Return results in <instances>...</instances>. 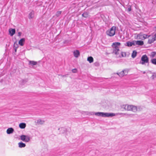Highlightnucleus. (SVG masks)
<instances>
[{
    "mask_svg": "<svg viewBox=\"0 0 156 156\" xmlns=\"http://www.w3.org/2000/svg\"><path fill=\"white\" fill-rule=\"evenodd\" d=\"M122 108H124L125 110L128 111H131L134 112H136L137 111H139L140 109L139 107H137L133 105L128 104L122 105Z\"/></svg>",
    "mask_w": 156,
    "mask_h": 156,
    "instance_id": "obj_1",
    "label": "nucleus"
},
{
    "mask_svg": "<svg viewBox=\"0 0 156 156\" xmlns=\"http://www.w3.org/2000/svg\"><path fill=\"white\" fill-rule=\"evenodd\" d=\"M120 45V43L118 42H114L112 45V46L113 48V53L118 57H120V55H119V48Z\"/></svg>",
    "mask_w": 156,
    "mask_h": 156,
    "instance_id": "obj_2",
    "label": "nucleus"
},
{
    "mask_svg": "<svg viewBox=\"0 0 156 156\" xmlns=\"http://www.w3.org/2000/svg\"><path fill=\"white\" fill-rule=\"evenodd\" d=\"M150 36L145 34H143L142 33H140L137 34H136L135 36V38L136 39L139 40H144L149 37Z\"/></svg>",
    "mask_w": 156,
    "mask_h": 156,
    "instance_id": "obj_3",
    "label": "nucleus"
},
{
    "mask_svg": "<svg viewBox=\"0 0 156 156\" xmlns=\"http://www.w3.org/2000/svg\"><path fill=\"white\" fill-rule=\"evenodd\" d=\"M20 137L21 140L25 142H29L31 139L30 136L27 135H22Z\"/></svg>",
    "mask_w": 156,
    "mask_h": 156,
    "instance_id": "obj_4",
    "label": "nucleus"
},
{
    "mask_svg": "<svg viewBox=\"0 0 156 156\" xmlns=\"http://www.w3.org/2000/svg\"><path fill=\"white\" fill-rule=\"evenodd\" d=\"M149 59L147 56L146 55H143L141 58V62L140 63L142 65H144L145 63H148Z\"/></svg>",
    "mask_w": 156,
    "mask_h": 156,
    "instance_id": "obj_5",
    "label": "nucleus"
},
{
    "mask_svg": "<svg viewBox=\"0 0 156 156\" xmlns=\"http://www.w3.org/2000/svg\"><path fill=\"white\" fill-rule=\"evenodd\" d=\"M93 115H94L97 116L106 117H107V113L103 112H94Z\"/></svg>",
    "mask_w": 156,
    "mask_h": 156,
    "instance_id": "obj_6",
    "label": "nucleus"
},
{
    "mask_svg": "<svg viewBox=\"0 0 156 156\" xmlns=\"http://www.w3.org/2000/svg\"><path fill=\"white\" fill-rule=\"evenodd\" d=\"M116 27L115 26H113L110 29L109 31V33L108 35L110 36H113L115 34Z\"/></svg>",
    "mask_w": 156,
    "mask_h": 156,
    "instance_id": "obj_7",
    "label": "nucleus"
},
{
    "mask_svg": "<svg viewBox=\"0 0 156 156\" xmlns=\"http://www.w3.org/2000/svg\"><path fill=\"white\" fill-rule=\"evenodd\" d=\"M156 40V33L151 37L148 40V42L149 44L153 43Z\"/></svg>",
    "mask_w": 156,
    "mask_h": 156,
    "instance_id": "obj_8",
    "label": "nucleus"
},
{
    "mask_svg": "<svg viewBox=\"0 0 156 156\" xmlns=\"http://www.w3.org/2000/svg\"><path fill=\"white\" fill-rule=\"evenodd\" d=\"M35 122L37 125H43L45 123V121L41 119H38Z\"/></svg>",
    "mask_w": 156,
    "mask_h": 156,
    "instance_id": "obj_9",
    "label": "nucleus"
},
{
    "mask_svg": "<svg viewBox=\"0 0 156 156\" xmlns=\"http://www.w3.org/2000/svg\"><path fill=\"white\" fill-rule=\"evenodd\" d=\"M126 46L128 47H131L133 45H135L134 41H129L126 43Z\"/></svg>",
    "mask_w": 156,
    "mask_h": 156,
    "instance_id": "obj_10",
    "label": "nucleus"
},
{
    "mask_svg": "<svg viewBox=\"0 0 156 156\" xmlns=\"http://www.w3.org/2000/svg\"><path fill=\"white\" fill-rule=\"evenodd\" d=\"M25 39L24 38H22L19 41V44L21 46H23L24 45Z\"/></svg>",
    "mask_w": 156,
    "mask_h": 156,
    "instance_id": "obj_11",
    "label": "nucleus"
},
{
    "mask_svg": "<svg viewBox=\"0 0 156 156\" xmlns=\"http://www.w3.org/2000/svg\"><path fill=\"white\" fill-rule=\"evenodd\" d=\"M14 131L13 129L12 128H8L6 130V133L8 134H10L13 133Z\"/></svg>",
    "mask_w": 156,
    "mask_h": 156,
    "instance_id": "obj_12",
    "label": "nucleus"
},
{
    "mask_svg": "<svg viewBox=\"0 0 156 156\" xmlns=\"http://www.w3.org/2000/svg\"><path fill=\"white\" fill-rule=\"evenodd\" d=\"M135 45H142L144 44L143 41H134Z\"/></svg>",
    "mask_w": 156,
    "mask_h": 156,
    "instance_id": "obj_13",
    "label": "nucleus"
},
{
    "mask_svg": "<svg viewBox=\"0 0 156 156\" xmlns=\"http://www.w3.org/2000/svg\"><path fill=\"white\" fill-rule=\"evenodd\" d=\"M9 32L10 36H12L15 33V30L14 29H10Z\"/></svg>",
    "mask_w": 156,
    "mask_h": 156,
    "instance_id": "obj_14",
    "label": "nucleus"
},
{
    "mask_svg": "<svg viewBox=\"0 0 156 156\" xmlns=\"http://www.w3.org/2000/svg\"><path fill=\"white\" fill-rule=\"evenodd\" d=\"M74 56L76 58H77L80 55V52L78 50L74 51L73 52Z\"/></svg>",
    "mask_w": 156,
    "mask_h": 156,
    "instance_id": "obj_15",
    "label": "nucleus"
},
{
    "mask_svg": "<svg viewBox=\"0 0 156 156\" xmlns=\"http://www.w3.org/2000/svg\"><path fill=\"white\" fill-rule=\"evenodd\" d=\"M26 126V124L25 123H21L19 124V127L21 129H24Z\"/></svg>",
    "mask_w": 156,
    "mask_h": 156,
    "instance_id": "obj_16",
    "label": "nucleus"
},
{
    "mask_svg": "<svg viewBox=\"0 0 156 156\" xmlns=\"http://www.w3.org/2000/svg\"><path fill=\"white\" fill-rule=\"evenodd\" d=\"M116 115H121V116H130L131 115L129 114L126 113H117L116 114Z\"/></svg>",
    "mask_w": 156,
    "mask_h": 156,
    "instance_id": "obj_17",
    "label": "nucleus"
},
{
    "mask_svg": "<svg viewBox=\"0 0 156 156\" xmlns=\"http://www.w3.org/2000/svg\"><path fill=\"white\" fill-rule=\"evenodd\" d=\"M18 145L20 148L24 147L26 146V144L22 142L19 143Z\"/></svg>",
    "mask_w": 156,
    "mask_h": 156,
    "instance_id": "obj_18",
    "label": "nucleus"
},
{
    "mask_svg": "<svg viewBox=\"0 0 156 156\" xmlns=\"http://www.w3.org/2000/svg\"><path fill=\"white\" fill-rule=\"evenodd\" d=\"M34 16V11H31L29 15V18L30 19L33 18Z\"/></svg>",
    "mask_w": 156,
    "mask_h": 156,
    "instance_id": "obj_19",
    "label": "nucleus"
},
{
    "mask_svg": "<svg viewBox=\"0 0 156 156\" xmlns=\"http://www.w3.org/2000/svg\"><path fill=\"white\" fill-rule=\"evenodd\" d=\"M150 56L151 58H154L156 57V52H153L151 53L150 55Z\"/></svg>",
    "mask_w": 156,
    "mask_h": 156,
    "instance_id": "obj_20",
    "label": "nucleus"
},
{
    "mask_svg": "<svg viewBox=\"0 0 156 156\" xmlns=\"http://www.w3.org/2000/svg\"><path fill=\"white\" fill-rule=\"evenodd\" d=\"M87 60L90 63H91L93 62L94 59L92 57L90 56L87 58Z\"/></svg>",
    "mask_w": 156,
    "mask_h": 156,
    "instance_id": "obj_21",
    "label": "nucleus"
},
{
    "mask_svg": "<svg viewBox=\"0 0 156 156\" xmlns=\"http://www.w3.org/2000/svg\"><path fill=\"white\" fill-rule=\"evenodd\" d=\"M137 52L135 51H133V53L132 54V57L134 58L136 57V55Z\"/></svg>",
    "mask_w": 156,
    "mask_h": 156,
    "instance_id": "obj_22",
    "label": "nucleus"
},
{
    "mask_svg": "<svg viewBox=\"0 0 156 156\" xmlns=\"http://www.w3.org/2000/svg\"><path fill=\"white\" fill-rule=\"evenodd\" d=\"M87 12H85L82 14V16L84 17L87 18L88 17L89 14Z\"/></svg>",
    "mask_w": 156,
    "mask_h": 156,
    "instance_id": "obj_23",
    "label": "nucleus"
},
{
    "mask_svg": "<svg viewBox=\"0 0 156 156\" xmlns=\"http://www.w3.org/2000/svg\"><path fill=\"white\" fill-rule=\"evenodd\" d=\"M122 71L124 75H126L128 74L129 70L128 69H126L123 70Z\"/></svg>",
    "mask_w": 156,
    "mask_h": 156,
    "instance_id": "obj_24",
    "label": "nucleus"
},
{
    "mask_svg": "<svg viewBox=\"0 0 156 156\" xmlns=\"http://www.w3.org/2000/svg\"><path fill=\"white\" fill-rule=\"evenodd\" d=\"M29 63L32 65H35L37 64V62L33 61H29Z\"/></svg>",
    "mask_w": 156,
    "mask_h": 156,
    "instance_id": "obj_25",
    "label": "nucleus"
},
{
    "mask_svg": "<svg viewBox=\"0 0 156 156\" xmlns=\"http://www.w3.org/2000/svg\"><path fill=\"white\" fill-rule=\"evenodd\" d=\"M116 115V114L114 113H108V117H112Z\"/></svg>",
    "mask_w": 156,
    "mask_h": 156,
    "instance_id": "obj_26",
    "label": "nucleus"
},
{
    "mask_svg": "<svg viewBox=\"0 0 156 156\" xmlns=\"http://www.w3.org/2000/svg\"><path fill=\"white\" fill-rule=\"evenodd\" d=\"M151 62L153 64L156 65V58H153L151 60Z\"/></svg>",
    "mask_w": 156,
    "mask_h": 156,
    "instance_id": "obj_27",
    "label": "nucleus"
},
{
    "mask_svg": "<svg viewBox=\"0 0 156 156\" xmlns=\"http://www.w3.org/2000/svg\"><path fill=\"white\" fill-rule=\"evenodd\" d=\"M117 74L121 77H122L125 75L122 71L119 73H118Z\"/></svg>",
    "mask_w": 156,
    "mask_h": 156,
    "instance_id": "obj_28",
    "label": "nucleus"
},
{
    "mask_svg": "<svg viewBox=\"0 0 156 156\" xmlns=\"http://www.w3.org/2000/svg\"><path fill=\"white\" fill-rule=\"evenodd\" d=\"M121 56L122 57H125L126 56V53L125 52H122L121 53Z\"/></svg>",
    "mask_w": 156,
    "mask_h": 156,
    "instance_id": "obj_29",
    "label": "nucleus"
},
{
    "mask_svg": "<svg viewBox=\"0 0 156 156\" xmlns=\"http://www.w3.org/2000/svg\"><path fill=\"white\" fill-rule=\"evenodd\" d=\"M61 12H62L61 11H57L56 12V16H57V17L59 16L60 15V14H61Z\"/></svg>",
    "mask_w": 156,
    "mask_h": 156,
    "instance_id": "obj_30",
    "label": "nucleus"
},
{
    "mask_svg": "<svg viewBox=\"0 0 156 156\" xmlns=\"http://www.w3.org/2000/svg\"><path fill=\"white\" fill-rule=\"evenodd\" d=\"M72 71L73 73H76V72L77 70L76 69H73L72 70Z\"/></svg>",
    "mask_w": 156,
    "mask_h": 156,
    "instance_id": "obj_31",
    "label": "nucleus"
},
{
    "mask_svg": "<svg viewBox=\"0 0 156 156\" xmlns=\"http://www.w3.org/2000/svg\"><path fill=\"white\" fill-rule=\"evenodd\" d=\"M22 33L20 32H19L18 33V36L20 37Z\"/></svg>",
    "mask_w": 156,
    "mask_h": 156,
    "instance_id": "obj_32",
    "label": "nucleus"
},
{
    "mask_svg": "<svg viewBox=\"0 0 156 156\" xmlns=\"http://www.w3.org/2000/svg\"><path fill=\"white\" fill-rule=\"evenodd\" d=\"M131 7H129V8H128V10L129 11H131Z\"/></svg>",
    "mask_w": 156,
    "mask_h": 156,
    "instance_id": "obj_33",
    "label": "nucleus"
},
{
    "mask_svg": "<svg viewBox=\"0 0 156 156\" xmlns=\"http://www.w3.org/2000/svg\"><path fill=\"white\" fill-rule=\"evenodd\" d=\"M153 30L154 31H156V26L154 28Z\"/></svg>",
    "mask_w": 156,
    "mask_h": 156,
    "instance_id": "obj_34",
    "label": "nucleus"
},
{
    "mask_svg": "<svg viewBox=\"0 0 156 156\" xmlns=\"http://www.w3.org/2000/svg\"><path fill=\"white\" fill-rule=\"evenodd\" d=\"M152 77L153 79H154L155 77V76L154 75H152Z\"/></svg>",
    "mask_w": 156,
    "mask_h": 156,
    "instance_id": "obj_35",
    "label": "nucleus"
},
{
    "mask_svg": "<svg viewBox=\"0 0 156 156\" xmlns=\"http://www.w3.org/2000/svg\"><path fill=\"white\" fill-rule=\"evenodd\" d=\"M16 44V43H14V46H15V44Z\"/></svg>",
    "mask_w": 156,
    "mask_h": 156,
    "instance_id": "obj_36",
    "label": "nucleus"
}]
</instances>
